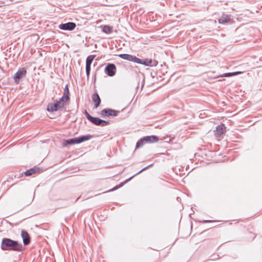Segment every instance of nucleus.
<instances>
[{"label":"nucleus","instance_id":"21","mask_svg":"<svg viewBox=\"0 0 262 262\" xmlns=\"http://www.w3.org/2000/svg\"><path fill=\"white\" fill-rule=\"evenodd\" d=\"M103 32L110 33L112 32V28L107 25H105L103 28Z\"/></svg>","mask_w":262,"mask_h":262},{"label":"nucleus","instance_id":"6","mask_svg":"<svg viewBox=\"0 0 262 262\" xmlns=\"http://www.w3.org/2000/svg\"><path fill=\"white\" fill-rule=\"evenodd\" d=\"M116 67L114 64H108L105 68V73L109 76H113L115 75Z\"/></svg>","mask_w":262,"mask_h":262},{"label":"nucleus","instance_id":"11","mask_svg":"<svg viewBox=\"0 0 262 262\" xmlns=\"http://www.w3.org/2000/svg\"><path fill=\"white\" fill-rule=\"evenodd\" d=\"M95 56L90 55L86 59V74L88 77L89 76L91 71V65Z\"/></svg>","mask_w":262,"mask_h":262},{"label":"nucleus","instance_id":"3","mask_svg":"<svg viewBox=\"0 0 262 262\" xmlns=\"http://www.w3.org/2000/svg\"><path fill=\"white\" fill-rule=\"evenodd\" d=\"M92 137V136L90 135L82 136L78 138H75L65 141L63 144V146H66L68 144L73 145L75 144H79L85 141L90 140Z\"/></svg>","mask_w":262,"mask_h":262},{"label":"nucleus","instance_id":"18","mask_svg":"<svg viewBox=\"0 0 262 262\" xmlns=\"http://www.w3.org/2000/svg\"><path fill=\"white\" fill-rule=\"evenodd\" d=\"M243 72H233V73H225V74H224L223 75H221L218 76V77H229V76H235V75H237L238 74H241Z\"/></svg>","mask_w":262,"mask_h":262},{"label":"nucleus","instance_id":"7","mask_svg":"<svg viewBox=\"0 0 262 262\" xmlns=\"http://www.w3.org/2000/svg\"><path fill=\"white\" fill-rule=\"evenodd\" d=\"M140 61L136 62V63L143 64L146 66H156L158 62L156 60H152L151 59H145L144 60H141L139 58Z\"/></svg>","mask_w":262,"mask_h":262},{"label":"nucleus","instance_id":"10","mask_svg":"<svg viewBox=\"0 0 262 262\" xmlns=\"http://www.w3.org/2000/svg\"><path fill=\"white\" fill-rule=\"evenodd\" d=\"M26 74V71L24 69L19 70L14 75V79L16 83H18L19 80Z\"/></svg>","mask_w":262,"mask_h":262},{"label":"nucleus","instance_id":"17","mask_svg":"<svg viewBox=\"0 0 262 262\" xmlns=\"http://www.w3.org/2000/svg\"><path fill=\"white\" fill-rule=\"evenodd\" d=\"M39 168L38 167H35L27 170L25 172V174L26 176H30L39 171Z\"/></svg>","mask_w":262,"mask_h":262},{"label":"nucleus","instance_id":"20","mask_svg":"<svg viewBox=\"0 0 262 262\" xmlns=\"http://www.w3.org/2000/svg\"><path fill=\"white\" fill-rule=\"evenodd\" d=\"M146 142L144 140V138H141L136 144V148L141 147Z\"/></svg>","mask_w":262,"mask_h":262},{"label":"nucleus","instance_id":"5","mask_svg":"<svg viewBox=\"0 0 262 262\" xmlns=\"http://www.w3.org/2000/svg\"><path fill=\"white\" fill-rule=\"evenodd\" d=\"M76 24L73 22H69L66 24H61L59 25V28L62 30L71 31L76 28Z\"/></svg>","mask_w":262,"mask_h":262},{"label":"nucleus","instance_id":"2","mask_svg":"<svg viewBox=\"0 0 262 262\" xmlns=\"http://www.w3.org/2000/svg\"><path fill=\"white\" fill-rule=\"evenodd\" d=\"M68 101L69 99L62 97L59 100H56L54 103H49L47 106V111L49 112L57 111L62 108Z\"/></svg>","mask_w":262,"mask_h":262},{"label":"nucleus","instance_id":"1","mask_svg":"<svg viewBox=\"0 0 262 262\" xmlns=\"http://www.w3.org/2000/svg\"><path fill=\"white\" fill-rule=\"evenodd\" d=\"M1 249L3 250L15 251L20 252L23 250V246L17 241L10 238H4L1 243Z\"/></svg>","mask_w":262,"mask_h":262},{"label":"nucleus","instance_id":"12","mask_svg":"<svg viewBox=\"0 0 262 262\" xmlns=\"http://www.w3.org/2000/svg\"><path fill=\"white\" fill-rule=\"evenodd\" d=\"M21 236L23 239V243L25 245H28L30 242V238L28 233L24 230L21 232Z\"/></svg>","mask_w":262,"mask_h":262},{"label":"nucleus","instance_id":"22","mask_svg":"<svg viewBox=\"0 0 262 262\" xmlns=\"http://www.w3.org/2000/svg\"><path fill=\"white\" fill-rule=\"evenodd\" d=\"M152 165H153V164H150V165H148L147 166H146V167H144V168H143L142 169H141L140 171H139L138 172H137L136 174H135V176L137 175L138 174L140 173V172H141L142 171H144V170H146V169H147V168H149V167H151Z\"/></svg>","mask_w":262,"mask_h":262},{"label":"nucleus","instance_id":"19","mask_svg":"<svg viewBox=\"0 0 262 262\" xmlns=\"http://www.w3.org/2000/svg\"><path fill=\"white\" fill-rule=\"evenodd\" d=\"M69 91L68 86V85H66V86H65V88L64 89L63 94V96L62 97L69 100Z\"/></svg>","mask_w":262,"mask_h":262},{"label":"nucleus","instance_id":"13","mask_svg":"<svg viewBox=\"0 0 262 262\" xmlns=\"http://www.w3.org/2000/svg\"><path fill=\"white\" fill-rule=\"evenodd\" d=\"M143 138L146 143H155L159 140L158 138L156 136H146Z\"/></svg>","mask_w":262,"mask_h":262},{"label":"nucleus","instance_id":"14","mask_svg":"<svg viewBox=\"0 0 262 262\" xmlns=\"http://www.w3.org/2000/svg\"><path fill=\"white\" fill-rule=\"evenodd\" d=\"M93 101L95 103V107L97 108L101 102L100 98L98 94L96 93L92 96Z\"/></svg>","mask_w":262,"mask_h":262},{"label":"nucleus","instance_id":"25","mask_svg":"<svg viewBox=\"0 0 262 262\" xmlns=\"http://www.w3.org/2000/svg\"><path fill=\"white\" fill-rule=\"evenodd\" d=\"M117 188H118V187H116L112 189V190H116V189H117Z\"/></svg>","mask_w":262,"mask_h":262},{"label":"nucleus","instance_id":"24","mask_svg":"<svg viewBox=\"0 0 262 262\" xmlns=\"http://www.w3.org/2000/svg\"><path fill=\"white\" fill-rule=\"evenodd\" d=\"M134 176H135V175L132 176L131 178H130L128 180H130L131 179H132ZM126 181H128V180H126Z\"/></svg>","mask_w":262,"mask_h":262},{"label":"nucleus","instance_id":"23","mask_svg":"<svg viewBox=\"0 0 262 262\" xmlns=\"http://www.w3.org/2000/svg\"><path fill=\"white\" fill-rule=\"evenodd\" d=\"M84 114L86 117V118L90 121L91 118L92 117L86 111H85Z\"/></svg>","mask_w":262,"mask_h":262},{"label":"nucleus","instance_id":"15","mask_svg":"<svg viewBox=\"0 0 262 262\" xmlns=\"http://www.w3.org/2000/svg\"><path fill=\"white\" fill-rule=\"evenodd\" d=\"M231 20L230 16L228 15L223 14L221 18L219 19V23L220 24H225L230 21Z\"/></svg>","mask_w":262,"mask_h":262},{"label":"nucleus","instance_id":"4","mask_svg":"<svg viewBox=\"0 0 262 262\" xmlns=\"http://www.w3.org/2000/svg\"><path fill=\"white\" fill-rule=\"evenodd\" d=\"M90 121L96 125H99L101 126H105L110 124L109 122L101 120L97 117H92L90 120Z\"/></svg>","mask_w":262,"mask_h":262},{"label":"nucleus","instance_id":"16","mask_svg":"<svg viewBox=\"0 0 262 262\" xmlns=\"http://www.w3.org/2000/svg\"><path fill=\"white\" fill-rule=\"evenodd\" d=\"M225 126L223 125H218L215 131V134L216 136L221 135L225 132Z\"/></svg>","mask_w":262,"mask_h":262},{"label":"nucleus","instance_id":"26","mask_svg":"<svg viewBox=\"0 0 262 262\" xmlns=\"http://www.w3.org/2000/svg\"><path fill=\"white\" fill-rule=\"evenodd\" d=\"M209 222V221H205V222Z\"/></svg>","mask_w":262,"mask_h":262},{"label":"nucleus","instance_id":"8","mask_svg":"<svg viewBox=\"0 0 262 262\" xmlns=\"http://www.w3.org/2000/svg\"><path fill=\"white\" fill-rule=\"evenodd\" d=\"M119 111H117L112 109H104L101 111V115L103 117L105 116H117Z\"/></svg>","mask_w":262,"mask_h":262},{"label":"nucleus","instance_id":"9","mask_svg":"<svg viewBox=\"0 0 262 262\" xmlns=\"http://www.w3.org/2000/svg\"><path fill=\"white\" fill-rule=\"evenodd\" d=\"M118 56H119V57H120L121 58H122L123 59L132 61V62H134L135 63H136V62L140 61L138 58L136 57L135 56L132 55H129V54H119Z\"/></svg>","mask_w":262,"mask_h":262}]
</instances>
